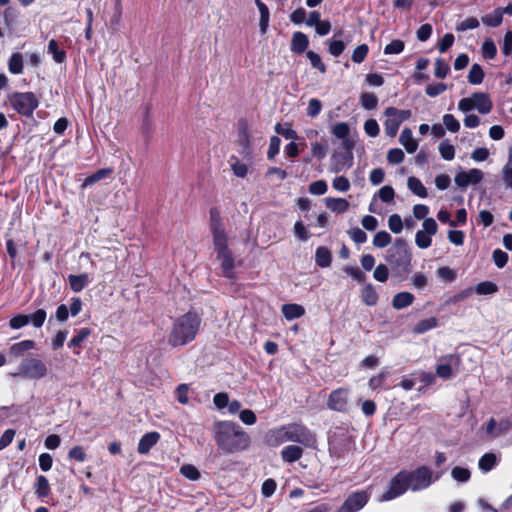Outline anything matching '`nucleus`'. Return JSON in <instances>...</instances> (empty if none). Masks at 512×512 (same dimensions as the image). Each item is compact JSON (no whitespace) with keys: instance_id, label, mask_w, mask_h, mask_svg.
Returning <instances> with one entry per match:
<instances>
[{"instance_id":"1","label":"nucleus","mask_w":512,"mask_h":512,"mask_svg":"<svg viewBox=\"0 0 512 512\" xmlns=\"http://www.w3.org/2000/svg\"><path fill=\"white\" fill-rule=\"evenodd\" d=\"M212 432L218 449L224 453H237L250 445V436L235 422L216 421Z\"/></svg>"},{"instance_id":"2","label":"nucleus","mask_w":512,"mask_h":512,"mask_svg":"<svg viewBox=\"0 0 512 512\" xmlns=\"http://www.w3.org/2000/svg\"><path fill=\"white\" fill-rule=\"evenodd\" d=\"M201 324L200 317L188 312L176 318L168 335V343L172 347H181L192 342L198 334Z\"/></svg>"},{"instance_id":"3","label":"nucleus","mask_w":512,"mask_h":512,"mask_svg":"<svg viewBox=\"0 0 512 512\" xmlns=\"http://www.w3.org/2000/svg\"><path fill=\"white\" fill-rule=\"evenodd\" d=\"M386 261L391 266L392 272L401 280L407 278L412 270V253L407 242L397 238L388 249Z\"/></svg>"},{"instance_id":"4","label":"nucleus","mask_w":512,"mask_h":512,"mask_svg":"<svg viewBox=\"0 0 512 512\" xmlns=\"http://www.w3.org/2000/svg\"><path fill=\"white\" fill-rule=\"evenodd\" d=\"M280 442H296L305 447H312L316 443L315 436L302 424L292 423L281 427L277 431Z\"/></svg>"},{"instance_id":"5","label":"nucleus","mask_w":512,"mask_h":512,"mask_svg":"<svg viewBox=\"0 0 512 512\" xmlns=\"http://www.w3.org/2000/svg\"><path fill=\"white\" fill-rule=\"evenodd\" d=\"M12 108L22 116L30 117L39 105L32 92H15L9 96Z\"/></svg>"},{"instance_id":"6","label":"nucleus","mask_w":512,"mask_h":512,"mask_svg":"<svg viewBox=\"0 0 512 512\" xmlns=\"http://www.w3.org/2000/svg\"><path fill=\"white\" fill-rule=\"evenodd\" d=\"M48 368L46 364L36 357L24 358L18 367V372L14 376H21L30 380H39L47 376Z\"/></svg>"},{"instance_id":"7","label":"nucleus","mask_w":512,"mask_h":512,"mask_svg":"<svg viewBox=\"0 0 512 512\" xmlns=\"http://www.w3.org/2000/svg\"><path fill=\"white\" fill-rule=\"evenodd\" d=\"M217 253V260L220 261L222 275L228 279L234 278L235 261L231 250L228 247V238L213 242Z\"/></svg>"},{"instance_id":"8","label":"nucleus","mask_w":512,"mask_h":512,"mask_svg":"<svg viewBox=\"0 0 512 512\" xmlns=\"http://www.w3.org/2000/svg\"><path fill=\"white\" fill-rule=\"evenodd\" d=\"M492 107V101L486 93H474L470 97L461 99L458 103L459 110L465 113L476 109L481 114H488Z\"/></svg>"},{"instance_id":"9","label":"nucleus","mask_w":512,"mask_h":512,"mask_svg":"<svg viewBox=\"0 0 512 512\" xmlns=\"http://www.w3.org/2000/svg\"><path fill=\"white\" fill-rule=\"evenodd\" d=\"M410 490L420 491L433 483V472L427 466H420L413 471H406Z\"/></svg>"},{"instance_id":"10","label":"nucleus","mask_w":512,"mask_h":512,"mask_svg":"<svg viewBox=\"0 0 512 512\" xmlns=\"http://www.w3.org/2000/svg\"><path fill=\"white\" fill-rule=\"evenodd\" d=\"M410 489L406 471L398 472L389 482L387 490L381 495L380 501H391Z\"/></svg>"},{"instance_id":"11","label":"nucleus","mask_w":512,"mask_h":512,"mask_svg":"<svg viewBox=\"0 0 512 512\" xmlns=\"http://www.w3.org/2000/svg\"><path fill=\"white\" fill-rule=\"evenodd\" d=\"M386 120L384 122L385 133L389 137H394L402 122L411 117L410 110H399L395 107H388L385 110Z\"/></svg>"},{"instance_id":"12","label":"nucleus","mask_w":512,"mask_h":512,"mask_svg":"<svg viewBox=\"0 0 512 512\" xmlns=\"http://www.w3.org/2000/svg\"><path fill=\"white\" fill-rule=\"evenodd\" d=\"M422 228L415 235V244L420 249H427L431 246L432 236L437 233L438 225L433 218H428L423 221Z\"/></svg>"},{"instance_id":"13","label":"nucleus","mask_w":512,"mask_h":512,"mask_svg":"<svg viewBox=\"0 0 512 512\" xmlns=\"http://www.w3.org/2000/svg\"><path fill=\"white\" fill-rule=\"evenodd\" d=\"M369 494L366 491H357L350 494L337 512H358L368 502Z\"/></svg>"},{"instance_id":"14","label":"nucleus","mask_w":512,"mask_h":512,"mask_svg":"<svg viewBox=\"0 0 512 512\" xmlns=\"http://www.w3.org/2000/svg\"><path fill=\"white\" fill-rule=\"evenodd\" d=\"M353 153L351 151L342 152L336 150L330 159V171L333 173H339L346 171L353 165Z\"/></svg>"},{"instance_id":"15","label":"nucleus","mask_w":512,"mask_h":512,"mask_svg":"<svg viewBox=\"0 0 512 512\" xmlns=\"http://www.w3.org/2000/svg\"><path fill=\"white\" fill-rule=\"evenodd\" d=\"M460 364V357L458 355L449 354L440 359L436 367V374L442 379H450L453 376L454 368Z\"/></svg>"},{"instance_id":"16","label":"nucleus","mask_w":512,"mask_h":512,"mask_svg":"<svg viewBox=\"0 0 512 512\" xmlns=\"http://www.w3.org/2000/svg\"><path fill=\"white\" fill-rule=\"evenodd\" d=\"M484 178V173L477 169L473 168L468 171H460L456 174L454 181L456 185L460 188H466L469 185H476L480 183Z\"/></svg>"},{"instance_id":"17","label":"nucleus","mask_w":512,"mask_h":512,"mask_svg":"<svg viewBox=\"0 0 512 512\" xmlns=\"http://www.w3.org/2000/svg\"><path fill=\"white\" fill-rule=\"evenodd\" d=\"M349 391L339 388L331 392L328 399V407L337 412H344L347 409Z\"/></svg>"},{"instance_id":"18","label":"nucleus","mask_w":512,"mask_h":512,"mask_svg":"<svg viewBox=\"0 0 512 512\" xmlns=\"http://www.w3.org/2000/svg\"><path fill=\"white\" fill-rule=\"evenodd\" d=\"M210 230L213 236V242L228 238L227 233L224 229L220 212L217 208L213 207L210 209Z\"/></svg>"},{"instance_id":"19","label":"nucleus","mask_w":512,"mask_h":512,"mask_svg":"<svg viewBox=\"0 0 512 512\" xmlns=\"http://www.w3.org/2000/svg\"><path fill=\"white\" fill-rule=\"evenodd\" d=\"M160 439V434L156 431L144 434L138 443L137 451L139 454H148L151 448L157 444Z\"/></svg>"},{"instance_id":"20","label":"nucleus","mask_w":512,"mask_h":512,"mask_svg":"<svg viewBox=\"0 0 512 512\" xmlns=\"http://www.w3.org/2000/svg\"><path fill=\"white\" fill-rule=\"evenodd\" d=\"M68 281L72 291L79 293L91 282L89 275L86 273L78 275H69Z\"/></svg>"},{"instance_id":"21","label":"nucleus","mask_w":512,"mask_h":512,"mask_svg":"<svg viewBox=\"0 0 512 512\" xmlns=\"http://www.w3.org/2000/svg\"><path fill=\"white\" fill-rule=\"evenodd\" d=\"M303 455V449L300 446L288 445L281 450L283 461L293 463L298 461Z\"/></svg>"},{"instance_id":"22","label":"nucleus","mask_w":512,"mask_h":512,"mask_svg":"<svg viewBox=\"0 0 512 512\" xmlns=\"http://www.w3.org/2000/svg\"><path fill=\"white\" fill-rule=\"evenodd\" d=\"M399 142L408 153H414L418 148V142L413 138L411 129L404 128L400 134Z\"/></svg>"},{"instance_id":"23","label":"nucleus","mask_w":512,"mask_h":512,"mask_svg":"<svg viewBox=\"0 0 512 512\" xmlns=\"http://www.w3.org/2000/svg\"><path fill=\"white\" fill-rule=\"evenodd\" d=\"M499 463V458L495 453H485L478 462V467L483 473L491 471Z\"/></svg>"},{"instance_id":"24","label":"nucleus","mask_w":512,"mask_h":512,"mask_svg":"<svg viewBox=\"0 0 512 512\" xmlns=\"http://www.w3.org/2000/svg\"><path fill=\"white\" fill-rule=\"evenodd\" d=\"M414 299V295L410 292H399L396 295H394L392 300V306L397 310L404 309L410 306L413 303Z\"/></svg>"},{"instance_id":"25","label":"nucleus","mask_w":512,"mask_h":512,"mask_svg":"<svg viewBox=\"0 0 512 512\" xmlns=\"http://www.w3.org/2000/svg\"><path fill=\"white\" fill-rule=\"evenodd\" d=\"M47 53L52 55V59L57 63H62L65 61L66 52L54 39L49 41L47 46Z\"/></svg>"},{"instance_id":"26","label":"nucleus","mask_w":512,"mask_h":512,"mask_svg":"<svg viewBox=\"0 0 512 512\" xmlns=\"http://www.w3.org/2000/svg\"><path fill=\"white\" fill-rule=\"evenodd\" d=\"M332 254L330 250L324 246H320L315 252V262L321 268H327L331 265Z\"/></svg>"},{"instance_id":"27","label":"nucleus","mask_w":512,"mask_h":512,"mask_svg":"<svg viewBox=\"0 0 512 512\" xmlns=\"http://www.w3.org/2000/svg\"><path fill=\"white\" fill-rule=\"evenodd\" d=\"M282 313L287 320H294L302 317L305 314V309L298 304H284Z\"/></svg>"},{"instance_id":"28","label":"nucleus","mask_w":512,"mask_h":512,"mask_svg":"<svg viewBox=\"0 0 512 512\" xmlns=\"http://www.w3.org/2000/svg\"><path fill=\"white\" fill-rule=\"evenodd\" d=\"M408 189L420 198H426L428 196L426 187L422 184L420 179L411 176L407 180Z\"/></svg>"},{"instance_id":"29","label":"nucleus","mask_w":512,"mask_h":512,"mask_svg":"<svg viewBox=\"0 0 512 512\" xmlns=\"http://www.w3.org/2000/svg\"><path fill=\"white\" fill-rule=\"evenodd\" d=\"M325 201L327 208L336 213H343L349 208V202L344 198H326Z\"/></svg>"},{"instance_id":"30","label":"nucleus","mask_w":512,"mask_h":512,"mask_svg":"<svg viewBox=\"0 0 512 512\" xmlns=\"http://www.w3.org/2000/svg\"><path fill=\"white\" fill-rule=\"evenodd\" d=\"M91 334V331L89 328H81L77 331V334L72 337L70 340L68 346L70 348L74 349L75 354H79L80 351L76 350V348H79L81 344L88 338V336Z\"/></svg>"},{"instance_id":"31","label":"nucleus","mask_w":512,"mask_h":512,"mask_svg":"<svg viewBox=\"0 0 512 512\" xmlns=\"http://www.w3.org/2000/svg\"><path fill=\"white\" fill-rule=\"evenodd\" d=\"M308 38L302 32H295L292 37L291 49L294 52L302 53L308 46Z\"/></svg>"},{"instance_id":"32","label":"nucleus","mask_w":512,"mask_h":512,"mask_svg":"<svg viewBox=\"0 0 512 512\" xmlns=\"http://www.w3.org/2000/svg\"><path fill=\"white\" fill-rule=\"evenodd\" d=\"M362 301L368 306L376 305L378 301V294L372 284H367L361 291Z\"/></svg>"},{"instance_id":"33","label":"nucleus","mask_w":512,"mask_h":512,"mask_svg":"<svg viewBox=\"0 0 512 512\" xmlns=\"http://www.w3.org/2000/svg\"><path fill=\"white\" fill-rule=\"evenodd\" d=\"M34 347L35 342L33 340H23L13 344L9 350L11 355L19 357L23 355L24 352L34 349Z\"/></svg>"},{"instance_id":"34","label":"nucleus","mask_w":512,"mask_h":512,"mask_svg":"<svg viewBox=\"0 0 512 512\" xmlns=\"http://www.w3.org/2000/svg\"><path fill=\"white\" fill-rule=\"evenodd\" d=\"M481 20L488 27H498L503 21L502 8H497L492 13L486 14Z\"/></svg>"},{"instance_id":"35","label":"nucleus","mask_w":512,"mask_h":512,"mask_svg":"<svg viewBox=\"0 0 512 512\" xmlns=\"http://www.w3.org/2000/svg\"><path fill=\"white\" fill-rule=\"evenodd\" d=\"M438 326V320L435 317H430L419 321L413 328V332L416 334H423L429 330H432Z\"/></svg>"},{"instance_id":"36","label":"nucleus","mask_w":512,"mask_h":512,"mask_svg":"<svg viewBox=\"0 0 512 512\" xmlns=\"http://www.w3.org/2000/svg\"><path fill=\"white\" fill-rule=\"evenodd\" d=\"M255 4L260 12V30L262 33H265L269 23V9L261 0H255Z\"/></svg>"},{"instance_id":"37","label":"nucleus","mask_w":512,"mask_h":512,"mask_svg":"<svg viewBox=\"0 0 512 512\" xmlns=\"http://www.w3.org/2000/svg\"><path fill=\"white\" fill-rule=\"evenodd\" d=\"M112 171L113 170L111 168H103V169L97 170L95 173H93L92 175L85 178V180L82 184V187L86 188V187L108 177L112 173Z\"/></svg>"},{"instance_id":"38","label":"nucleus","mask_w":512,"mask_h":512,"mask_svg":"<svg viewBox=\"0 0 512 512\" xmlns=\"http://www.w3.org/2000/svg\"><path fill=\"white\" fill-rule=\"evenodd\" d=\"M49 493L50 485L48 479L43 475H39L35 483V494L38 498H44L47 497Z\"/></svg>"},{"instance_id":"39","label":"nucleus","mask_w":512,"mask_h":512,"mask_svg":"<svg viewBox=\"0 0 512 512\" xmlns=\"http://www.w3.org/2000/svg\"><path fill=\"white\" fill-rule=\"evenodd\" d=\"M502 180L506 189H512V151L509 153L507 163L502 168Z\"/></svg>"},{"instance_id":"40","label":"nucleus","mask_w":512,"mask_h":512,"mask_svg":"<svg viewBox=\"0 0 512 512\" xmlns=\"http://www.w3.org/2000/svg\"><path fill=\"white\" fill-rule=\"evenodd\" d=\"M46 317V311L44 309H38L34 313L27 315L28 324H32L35 328H40L43 326Z\"/></svg>"},{"instance_id":"41","label":"nucleus","mask_w":512,"mask_h":512,"mask_svg":"<svg viewBox=\"0 0 512 512\" xmlns=\"http://www.w3.org/2000/svg\"><path fill=\"white\" fill-rule=\"evenodd\" d=\"M478 295H490L498 291V286L491 281H483L475 286Z\"/></svg>"},{"instance_id":"42","label":"nucleus","mask_w":512,"mask_h":512,"mask_svg":"<svg viewBox=\"0 0 512 512\" xmlns=\"http://www.w3.org/2000/svg\"><path fill=\"white\" fill-rule=\"evenodd\" d=\"M275 131L277 134L283 136L285 139L295 140L298 138L297 133L293 130L288 123L275 125Z\"/></svg>"},{"instance_id":"43","label":"nucleus","mask_w":512,"mask_h":512,"mask_svg":"<svg viewBox=\"0 0 512 512\" xmlns=\"http://www.w3.org/2000/svg\"><path fill=\"white\" fill-rule=\"evenodd\" d=\"M439 153L444 160L451 161L455 157V148L445 140L439 144Z\"/></svg>"},{"instance_id":"44","label":"nucleus","mask_w":512,"mask_h":512,"mask_svg":"<svg viewBox=\"0 0 512 512\" xmlns=\"http://www.w3.org/2000/svg\"><path fill=\"white\" fill-rule=\"evenodd\" d=\"M482 55L485 59L491 60L496 56L497 48L492 39H485L481 47Z\"/></svg>"},{"instance_id":"45","label":"nucleus","mask_w":512,"mask_h":512,"mask_svg":"<svg viewBox=\"0 0 512 512\" xmlns=\"http://www.w3.org/2000/svg\"><path fill=\"white\" fill-rule=\"evenodd\" d=\"M360 102L363 108L372 110L377 107L378 98L375 94L366 92L361 94Z\"/></svg>"},{"instance_id":"46","label":"nucleus","mask_w":512,"mask_h":512,"mask_svg":"<svg viewBox=\"0 0 512 512\" xmlns=\"http://www.w3.org/2000/svg\"><path fill=\"white\" fill-rule=\"evenodd\" d=\"M451 476L455 481L465 483L470 479L471 473L467 468L456 466L452 469Z\"/></svg>"},{"instance_id":"47","label":"nucleus","mask_w":512,"mask_h":512,"mask_svg":"<svg viewBox=\"0 0 512 512\" xmlns=\"http://www.w3.org/2000/svg\"><path fill=\"white\" fill-rule=\"evenodd\" d=\"M391 235L386 231H379L373 238V245L377 248H384L391 243Z\"/></svg>"},{"instance_id":"48","label":"nucleus","mask_w":512,"mask_h":512,"mask_svg":"<svg viewBox=\"0 0 512 512\" xmlns=\"http://www.w3.org/2000/svg\"><path fill=\"white\" fill-rule=\"evenodd\" d=\"M180 473L185 478H187L189 480H192V481H196V480H198L200 478L199 470L194 465H191V464L183 465L180 468Z\"/></svg>"},{"instance_id":"49","label":"nucleus","mask_w":512,"mask_h":512,"mask_svg":"<svg viewBox=\"0 0 512 512\" xmlns=\"http://www.w3.org/2000/svg\"><path fill=\"white\" fill-rule=\"evenodd\" d=\"M332 134L338 139H344L350 134V127L345 122H338L332 127Z\"/></svg>"},{"instance_id":"50","label":"nucleus","mask_w":512,"mask_h":512,"mask_svg":"<svg viewBox=\"0 0 512 512\" xmlns=\"http://www.w3.org/2000/svg\"><path fill=\"white\" fill-rule=\"evenodd\" d=\"M328 152V146L319 142L311 143V156L318 160H322L326 157Z\"/></svg>"},{"instance_id":"51","label":"nucleus","mask_w":512,"mask_h":512,"mask_svg":"<svg viewBox=\"0 0 512 512\" xmlns=\"http://www.w3.org/2000/svg\"><path fill=\"white\" fill-rule=\"evenodd\" d=\"M479 26V21L476 17H469L465 20L457 23L456 25V31L458 32H464L467 30L475 29Z\"/></svg>"},{"instance_id":"52","label":"nucleus","mask_w":512,"mask_h":512,"mask_svg":"<svg viewBox=\"0 0 512 512\" xmlns=\"http://www.w3.org/2000/svg\"><path fill=\"white\" fill-rule=\"evenodd\" d=\"M484 72L481 69V66H472L469 74L468 81L473 85L480 84L483 81Z\"/></svg>"},{"instance_id":"53","label":"nucleus","mask_w":512,"mask_h":512,"mask_svg":"<svg viewBox=\"0 0 512 512\" xmlns=\"http://www.w3.org/2000/svg\"><path fill=\"white\" fill-rule=\"evenodd\" d=\"M388 227L389 229L395 233L398 234L403 229V221L398 214H392L388 218Z\"/></svg>"},{"instance_id":"54","label":"nucleus","mask_w":512,"mask_h":512,"mask_svg":"<svg viewBox=\"0 0 512 512\" xmlns=\"http://www.w3.org/2000/svg\"><path fill=\"white\" fill-rule=\"evenodd\" d=\"M332 186L339 192H347L351 185L348 178L345 176H338L333 179Z\"/></svg>"},{"instance_id":"55","label":"nucleus","mask_w":512,"mask_h":512,"mask_svg":"<svg viewBox=\"0 0 512 512\" xmlns=\"http://www.w3.org/2000/svg\"><path fill=\"white\" fill-rule=\"evenodd\" d=\"M328 186L324 180H317L309 185V192L313 195H323L327 192Z\"/></svg>"},{"instance_id":"56","label":"nucleus","mask_w":512,"mask_h":512,"mask_svg":"<svg viewBox=\"0 0 512 512\" xmlns=\"http://www.w3.org/2000/svg\"><path fill=\"white\" fill-rule=\"evenodd\" d=\"M404 152L400 148L390 149L387 153V160L391 164H399L404 160Z\"/></svg>"},{"instance_id":"57","label":"nucleus","mask_w":512,"mask_h":512,"mask_svg":"<svg viewBox=\"0 0 512 512\" xmlns=\"http://www.w3.org/2000/svg\"><path fill=\"white\" fill-rule=\"evenodd\" d=\"M387 376H388V372L385 371V370H382L378 375L373 376L369 380V383H368L369 387L372 390H376L378 388H381L383 386V383L386 380Z\"/></svg>"},{"instance_id":"58","label":"nucleus","mask_w":512,"mask_h":512,"mask_svg":"<svg viewBox=\"0 0 512 512\" xmlns=\"http://www.w3.org/2000/svg\"><path fill=\"white\" fill-rule=\"evenodd\" d=\"M404 49V42L402 40L396 39L390 42L384 48L385 54H399Z\"/></svg>"},{"instance_id":"59","label":"nucleus","mask_w":512,"mask_h":512,"mask_svg":"<svg viewBox=\"0 0 512 512\" xmlns=\"http://www.w3.org/2000/svg\"><path fill=\"white\" fill-rule=\"evenodd\" d=\"M443 123L451 132H458L460 129L459 121L452 114H445L443 116Z\"/></svg>"},{"instance_id":"60","label":"nucleus","mask_w":512,"mask_h":512,"mask_svg":"<svg viewBox=\"0 0 512 512\" xmlns=\"http://www.w3.org/2000/svg\"><path fill=\"white\" fill-rule=\"evenodd\" d=\"M368 53V46L366 44H362L357 46L352 54V61L355 63H361L364 61L365 57Z\"/></svg>"},{"instance_id":"61","label":"nucleus","mask_w":512,"mask_h":512,"mask_svg":"<svg viewBox=\"0 0 512 512\" xmlns=\"http://www.w3.org/2000/svg\"><path fill=\"white\" fill-rule=\"evenodd\" d=\"M447 89L444 83H434L427 85L425 92L430 97H436L442 94Z\"/></svg>"},{"instance_id":"62","label":"nucleus","mask_w":512,"mask_h":512,"mask_svg":"<svg viewBox=\"0 0 512 512\" xmlns=\"http://www.w3.org/2000/svg\"><path fill=\"white\" fill-rule=\"evenodd\" d=\"M322 109V103L316 98H312L308 102L307 115L310 117H316L319 115Z\"/></svg>"},{"instance_id":"63","label":"nucleus","mask_w":512,"mask_h":512,"mask_svg":"<svg viewBox=\"0 0 512 512\" xmlns=\"http://www.w3.org/2000/svg\"><path fill=\"white\" fill-rule=\"evenodd\" d=\"M68 458L77 462H84L87 455L81 446H75L69 451Z\"/></svg>"},{"instance_id":"64","label":"nucleus","mask_w":512,"mask_h":512,"mask_svg":"<svg viewBox=\"0 0 512 512\" xmlns=\"http://www.w3.org/2000/svg\"><path fill=\"white\" fill-rule=\"evenodd\" d=\"M493 261L498 268H503L508 261V254L501 249L493 251Z\"/></svg>"}]
</instances>
